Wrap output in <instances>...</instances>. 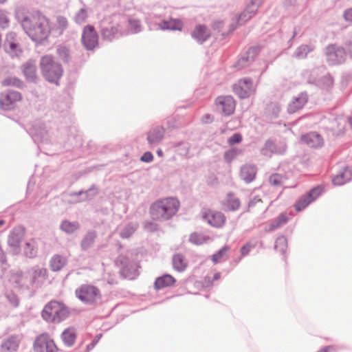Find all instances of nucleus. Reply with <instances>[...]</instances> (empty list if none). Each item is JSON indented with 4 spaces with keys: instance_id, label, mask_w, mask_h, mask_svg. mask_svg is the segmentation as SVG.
<instances>
[{
    "instance_id": "obj_1",
    "label": "nucleus",
    "mask_w": 352,
    "mask_h": 352,
    "mask_svg": "<svg viewBox=\"0 0 352 352\" xmlns=\"http://www.w3.org/2000/svg\"><path fill=\"white\" fill-rule=\"evenodd\" d=\"M23 28L34 41L42 42L47 38L51 32L48 19L38 12L29 14L21 21Z\"/></svg>"
},
{
    "instance_id": "obj_2",
    "label": "nucleus",
    "mask_w": 352,
    "mask_h": 352,
    "mask_svg": "<svg viewBox=\"0 0 352 352\" xmlns=\"http://www.w3.org/2000/svg\"><path fill=\"white\" fill-rule=\"evenodd\" d=\"M180 204L173 197H166L156 200L150 206L149 214L154 221H167L177 212Z\"/></svg>"
},
{
    "instance_id": "obj_3",
    "label": "nucleus",
    "mask_w": 352,
    "mask_h": 352,
    "mask_svg": "<svg viewBox=\"0 0 352 352\" xmlns=\"http://www.w3.org/2000/svg\"><path fill=\"white\" fill-rule=\"evenodd\" d=\"M40 67L44 78L48 82L58 85L63 72L61 65L55 62L51 56L47 55L41 58Z\"/></svg>"
},
{
    "instance_id": "obj_4",
    "label": "nucleus",
    "mask_w": 352,
    "mask_h": 352,
    "mask_svg": "<svg viewBox=\"0 0 352 352\" xmlns=\"http://www.w3.org/2000/svg\"><path fill=\"white\" fill-rule=\"evenodd\" d=\"M69 315L67 308L63 303L58 301H51L47 304L42 312L44 320L52 322H60Z\"/></svg>"
},
{
    "instance_id": "obj_5",
    "label": "nucleus",
    "mask_w": 352,
    "mask_h": 352,
    "mask_svg": "<svg viewBox=\"0 0 352 352\" xmlns=\"http://www.w3.org/2000/svg\"><path fill=\"white\" fill-rule=\"evenodd\" d=\"M76 295L82 302L94 304L101 298L100 289L92 285H82L76 290Z\"/></svg>"
},
{
    "instance_id": "obj_6",
    "label": "nucleus",
    "mask_w": 352,
    "mask_h": 352,
    "mask_svg": "<svg viewBox=\"0 0 352 352\" xmlns=\"http://www.w3.org/2000/svg\"><path fill=\"white\" fill-rule=\"evenodd\" d=\"M34 352H58L54 340L46 333L37 336L33 344Z\"/></svg>"
},
{
    "instance_id": "obj_7",
    "label": "nucleus",
    "mask_w": 352,
    "mask_h": 352,
    "mask_svg": "<svg viewBox=\"0 0 352 352\" xmlns=\"http://www.w3.org/2000/svg\"><path fill=\"white\" fill-rule=\"evenodd\" d=\"M117 265L120 267V274L123 277L133 279L137 276L139 266L127 257L119 256L117 260Z\"/></svg>"
},
{
    "instance_id": "obj_8",
    "label": "nucleus",
    "mask_w": 352,
    "mask_h": 352,
    "mask_svg": "<svg viewBox=\"0 0 352 352\" xmlns=\"http://www.w3.org/2000/svg\"><path fill=\"white\" fill-rule=\"evenodd\" d=\"M81 41L84 47L88 50H91L98 45V35L94 26L87 25L84 28Z\"/></svg>"
},
{
    "instance_id": "obj_9",
    "label": "nucleus",
    "mask_w": 352,
    "mask_h": 352,
    "mask_svg": "<svg viewBox=\"0 0 352 352\" xmlns=\"http://www.w3.org/2000/svg\"><path fill=\"white\" fill-rule=\"evenodd\" d=\"M201 214L203 218L213 227L221 228L226 223V217L220 212L204 208Z\"/></svg>"
},
{
    "instance_id": "obj_10",
    "label": "nucleus",
    "mask_w": 352,
    "mask_h": 352,
    "mask_svg": "<svg viewBox=\"0 0 352 352\" xmlns=\"http://www.w3.org/2000/svg\"><path fill=\"white\" fill-rule=\"evenodd\" d=\"M234 92L241 98H248L254 92L252 81L249 78L239 80L233 87Z\"/></svg>"
},
{
    "instance_id": "obj_11",
    "label": "nucleus",
    "mask_w": 352,
    "mask_h": 352,
    "mask_svg": "<svg viewBox=\"0 0 352 352\" xmlns=\"http://www.w3.org/2000/svg\"><path fill=\"white\" fill-rule=\"evenodd\" d=\"M22 100V95L16 91H10L0 94V107L3 109H10L17 102Z\"/></svg>"
},
{
    "instance_id": "obj_12",
    "label": "nucleus",
    "mask_w": 352,
    "mask_h": 352,
    "mask_svg": "<svg viewBox=\"0 0 352 352\" xmlns=\"http://www.w3.org/2000/svg\"><path fill=\"white\" fill-rule=\"evenodd\" d=\"M5 51L12 56H19L22 54V49L17 41L16 34L13 32L7 34L4 43Z\"/></svg>"
},
{
    "instance_id": "obj_13",
    "label": "nucleus",
    "mask_w": 352,
    "mask_h": 352,
    "mask_svg": "<svg viewBox=\"0 0 352 352\" xmlns=\"http://www.w3.org/2000/svg\"><path fill=\"white\" fill-rule=\"evenodd\" d=\"M216 104L226 116H230L234 111L235 101L232 96H219L216 100Z\"/></svg>"
},
{
    "instance_id": "obj_14",
    "label": "nucleus",
    "mask_w": 352,
    "mask_h": 352,
    "mask_svg": "<svg viewBox=\"0 0 352 352\" xmlns=\"http://www.w3.org/2000/svg\"><path fill=\"white\" fill-rule=\"evenodd\" d=\"M21 339L17 336H11L5 339L1 344V352H15L17 351Z\"/></svg>"
},
{
    "instance_id": "obj_15",
    "label": "nucleus",
    "mask_w": 352,
    "mask_h": 352,
    "mask_svg": "<svg viewBox=\"0 0 352 352\" xmlns=\"http://www.w3.org/2000/svg\"><path fill=\"white\" fill-rule=\"evenodd\" d=\"M240 206L239 199L231 193L228 194L222 201L223 209L225 211H235L239 208Z\"/></svg>"
},
{
    "instance_id": "obj_16",
    "label": "nucleus",
    "mask_w": 352,
    "mask_h": 352,
    "mask_svg": "<svg viewBox=\"0 0 352 352\" xmlns=\"http://www.w3.org/2000/svg\"><path fill=\"white\" fill-rule=\"evenodd\" d=\"M25 236V229L23 228H14L8 238V244L10 246L18 248Z\"/></svg>"
},
{
    "instance_id": "obj_17",
    "label": "nucleus",
    "mask_w": 352,
    "mask_h": 352,
    "mask_svg": "<svg viewBox=\"0 0 352 352\" xmlns=\"http://www.w3.org/2000/svg\"><path fill=\"white\" fill-rule=\"evenodd\" d=\"M307 102V96L305 94H300L298 96L294 98V100L289 104L287 111L290 113H294L297 111L301 109Z\"/></svg>"
},
{
    "instance_id": "obj_18",
    "label": "nucleus",
    "mask_w": 352,
    "mask_h": 352,
    "mask_svg": "<svg viewBox=\"0 0 352 352\" xmlns=\"http://www.w3.org/2000/svg\"><path fill=\"white\" fill-rule=\"evenodd\" d=\"M267 208L261 199L254 197L248 204V211L255 214H262Z\"/></svg>"
},
{
    "instance_id": "obj_19",
    "label": "nucleus",
    "mask_w": 352,
    "mask_h": 352,
    "mask_svg": "<svg viewBox=\"0 0 352 352\" xmlns=\"http://www.w3.org/2000/svg\"><path fill=\"white\" fill-rule=\"evenodd\" d=\"M175 283V278L169 274H165L156 278L154 287L156 289H161L166 287L172 286Z\"/></svg>"
},
{
    "instance_id": "obj_20",
    "label": "nucleus",
    "mask_w": 352,
    "mask_h": 352,
    "mask_svg": "<svg viewBox=\"0 0 352 352\" xmlns=\"http://www.w3.org/2000/svg\"><path fill=\"white\" fill-rule=\"evenodd\" d=\"M61 339L68 346L74 345L76 339V331L74 327H68L61 334Z\"/></svg>"
},
{
    "instance_id": "obj_21",
    "label": "nucleus",
    "mask_w": 352,
    "mask_h": 352,
    "mask_svg": "<svg viewBox=\"0 0 352 352\" xmlns=\"http://www.w3.org/2000/svg\"><path fill=\"white\" fill-rule=\"evenodd\" d=\"M210 34L208 30L201 25H197L193 31L192 36L197 41L203 43L210 36Z\"/></svg>"
},
{
    "instance_id": "obj_22",
    "label": "nucleus",
    "mask_w": 352,
    "mask_h": 352,
    "mask_svg": "<svg viewBox=\"0 0 352 352\" xmlns=\"http://www.w3.org/2000/svg\"><path fill=\"white\" fill-rule=\"evenodd\" d=\"M256 168L252 165H245L241 168V176L246 182H252L256 177Z\"/></svg>"
},
{
    "instance_id": "obj_23",
    "label": "nucleus",
    "mask_w": 352,
    "mask_h": 352,
    "mask_svg": "<svg viewBox=\"0 0 352 352\" xmlns=\"http://www.w3.org/2000/svg\"><path fill=\"white\" fill-rule=\"evenodd\" d=\"M301 140L303 142L311 147H316L322 144L321 136L316 133H309L302 135Z\"/></svg>"
},
{
    "instance_id": "obj_24",
    "label": "nucleus",
    "mask_w": 352,
    "mask_h": 352,
    "mask_svg": "<svg viewBox=\"0 0 352 352\" xmlns=\"http://www.w3.org/2000/svg\"><path fill=\"white\" fill-rule=\"evenodd\" d=\"M162 30H181L183 24L180 20L170 19L168 21H163L159 24Z\"/></svg>"
},
{
    "instance_id": "obj_25",
    "label": "nucleus",
    "mask_w": 352,
    "mask_h": 352,
    "mask_svg": "<svg viewBox=\"0 0 352 352\" xmlns=\"http://www.w3.org/2000/svg\"><path fill=\"white\" fill-rule=\"evenodd\" d=\"M163 135L164 129L162 128H155L150 131L147 139L150 144H157L162 140Z\"/></svg>"
},
{
    "instance_id": "obj_26",
    "label": "nucleus",
    "mask_w": 352,
    "mask_h": 352,
    "mask_svg": "<svg viewBox=\"0 0 352 352\" xmlns=\"http://www.w3.org/2000/svg\"><path fill=\"white\" fill-rule=\"evenodd\" d=\"M173 265L175 270L178 272L184 271L187 267V262L181 254H176L173 258Z\"/></svg>"
},
{
    "instance_id": "obj_27",
    "label": "nucleus",
    "mask_w": 352,
    "mask_h": 352,
    "mask_svg": "<svg viewBox=\"0 0 352 352\" xmlns=\"http://www.w3.org/2000/svg\"><path fill=\"white\" fill-rule=\"evenodd\" d=\"M66 263V261L59 255H55L50 261V267L53 271L60 270Z\"/></svg>"
},
{
    "instance_id": "obj_28",
    "label": "nucleus",
    "mask_w": 352,
    "mask_h": 352,
    "mask_svg": "<svg viewBox=\"0 0 352 352\" xmlns=\"http://www.w3.org/2000/svg\"><path fill=\"white\" fill-rule=\"evenodd\" d=\"M23 73L27 79L34 80L36 77V66L32 63H27L23 67Z\"/></svg>"
},
{
    "instance_id": "obj_29",
    "label": "nucleus",
    "mask_w": 352,
    "mask_h": 352,
    "mask_svg": "<svg viewBox=\"0 0 352 352\" xmlns=\"http://www.w3.org/2000/svg\"><path fill=\"white\" fill-rule=\"evenodd\" d=\"M313 201V199H310L307 195L300 198L296 203L294 207L296 211L300 212L305 208L310 203Z\"/></svg>"
},
{
    "instance_id": "obj_30",
    "label": "nucleus",
    "mask_w": 352,
    "mask_h": 352,
    "mask_svg": "<svg viewBox=\"0 0 352 352\" xmlns=\"http://www.w3.org/2000/svg\"><path fill=\"white\" fill-rule=\"evenodd\" d=\"M261 3L262 0H251L245 10L248 13L254 16L257 12Z\"/></svg>"
},
{
    "instance_id": "obj_31",
    "label": "nucleus",
    "mask_w": 352,
    "mask_h": 352,
    "mask_svg": "<svg viewBox=\"0 0 352 352\" xmlns=\"http://www.w3.org/2000/svg\"><path fill=\"white\" fill-rule=\"evenodd\" d=\"M230 250L229 246L225 245L218 252L212 256V261L214 263H217L221 261V260L226 256L227 253Z\"/></svg>"
},
{
    "instance_id": "obj_32",
    "label": "nucleus",
    "mask_w": 352,
    "mask_h": 352,
    "mask_svg": "<svg viewBox=\"0 0 352 352\" xmlns=\"http://www.w3.org/2000/svg\"><path fill=\"white\" fill-rule=\"evenodd\" d=\"M25 254L30 258H32L36 254V243L34 240L25 243V248L24 250Z\"/></svg>"
},
{
    "instance_id": "obj_33",
    "label": "nucleus",
    "mask_w": 352,
    "mask_h": 352,
    "mask_svg": "<svg viewBox=\"0 0 352 352\" xmlns=\"http://www.w3.org/2000/svg\"><path fill=\"white\" fill-rule=\"evenodd\" d=\"M287 247V241L285 237L280 236L278 237L275 243V249L280 252L285 253Z\"/></svg>"
},
{
    "instance_id": "obj_34",
    "label": "nucleus",
    "mask_w": 352,
    "mask_h": 352,
    "mask_svg": "<svg viewBox=\"0 0 352 352\" xmlns=\"http://www.w3.org/2000/svg\"><path fill=\"white\" fill-rule=\"evenodd\" d=\"M285 177L278 173L272 174L269 178V182L274 186H280L283 184Z\"/></svg>"
},
{
    "instance_id": "obj_35",
    "label": "nucleus",
    "mask_w": 352,
    "mask_h": 352,
    "mask_svg": "<svg viewBox=\"0 0 352 352\" xmlns=\"http://www.w3.org/2000/svg\"><path fill=\"white\" fill-rule=\"evenodd\" d=\"M95 238L96 234L94 233H88L82 241V248L83 250H87L89 248L93 245Z\"/></svg>"
},
{
    "instance_id": "obj_36",
    "label": "nucleus",
    "mask_w": 352,
    "mask_h": 352,
    "mask_svg": "<svg viewBox=\"0 0 352 352\" xmlns=\"http://www.w3.org/2000/svg\"><path fill=\"white\" fill-rule=\"evenodd\" d=\"M241 151L236 148H232L225 152L223 155L224 160L227 162H231L239 153Z\"/></svg>"
},
{
    "instance_id": "obj_37",
    "label": "nucleus",
    "mask_w": 352,
    "mask_h": 352,
    "mask_svg": "<svg viewBox=\"0 0 352 352\" xmlns=\"http://www.w3.org/2000/svg\"><path fill=\"white\" fill-rule=\"evenodd\" d=\"M2 85L3 86H15L20 87L22 86V82L16 78L8 77L2 82Z\"/></svg>"
},
{
    "instance_id": "obj_38",
    "label": "nucleus",
    "mask_w": 352,
    "mask_h": 352,
    "mask_svg": "<svg viewBox=\"0 0 352 352\" xmlns=\"http://www.w3.org/2000/svg\"><path fill=\"white\" fill-rule=\"evenodd\" d=\"M190 241L195 245H201L206 241V239L201 234L193 233L190 236Z\"/></svg>"
},
{
    "instance_id": "obj_39",
    "label": "nucleus",
    "mask_w": 352,
    "mask_h": 352,
    "mask_svg": "<svg viewBox=\"0 0 352 352\" xmlns=\"http://www.w3.org/2000/svg\"><path fill=\"white\" fill-rule=\"evenodd\" d=\"M61 229L66 232L71 233L77 229V225L74 223L65 221L61 224Z\"/></svg>"
},
{
    "instance_id": "obj_40",
    "label": "nucleus",
    "mask_w": 352,
    "mask_h": 352,
    "mask_svg": "<svg viewBox=\"0 0 352 352\" xmlns=\"http://www.w3.org/2000/svg\"><path fill=\"white\" fill-rule=\"evenodd\" d=\"M87 13L85 9H81L76 16V21L78 23H83L87 19Z\"/></svg>"
},
{
    "instance_id": "obj_41",
    "label": "nucleus",
    "mask_w": 352,
    "mask_h": 352,
    "mask_svg": "<svg viewBox=\"0 0 352 352\" xmlns=\"http://www.w3.org/2000/svg\"><path fill=\"white\" fill-rule=\"evenodd\" d=\"M58 54L65 61H67L69 57V50L67 47L60 46L57 50Z\"/></svg>"
},
{
    "instance_id": "obj_42",
    "label": "nucleus",
    "mask_w": 352,
    "mask_h": 352,
    "mask_svg": "<svg viewBox=\"0 0 352 352\" xmlns=\"http://www.w3.org/2000/svg\"><path fill=\"white\" fill-rule=\"evenodd\" d=\"M322 188L320 186H317L310 190L307 195L313 201L322 193Z\"/></svg>"
},
{
    "instance_id": "obj_43",
    "label": "nucleus",
    "mask_w": 352,
    "mask_h": 352,
    "mask_svg": "<svg viewBox=\"0 0 352 352\" xmlns=\"http://www.w3.org/2000/svg\"><path fill=\"white\" fill-rule=\"evenodd\" d=\"M242 140V135L240 133H234L228 140V143L230 146H232L240 143Z\"/></svg>"
},
{
    "instance_id": "obj_44",
    "label": "nucleus",
    "mask_w": 352,
    "mask_h": 352,
    "mask_svg": "<svg viewBox=\"0 0 352 352\" xmlns=\"http://www.w3.org/2000/svg\"><path fill=\"white\" fill-rule=\"evenodd\" d=\"M129 28L133 32H138L140 30V22L137 19H130Z\"/></svg>"
},
{
    "instance_id": "obj_45",
    "label": "nucleus",
    "mask_w": 352,
    "mask_h": 352,
    "mask_svg": "<svg viewBox=\"0 0 352 352\" xmlns=\"http://www.w3.org/2000/svg\"><path fill=\"white\" fill-rule=\"evenodd\" d=\"M253 16H252L250 14L248 13L246 10H245L243 12L241 13V14L239 16L238 18V23L239 24H243L248 21H249L250 19H252Z\"/></svg>"
},
{
    "instance_id": "obj_46",
    "label": "nucleus",
    "mask_w": 352,
    "mask_h": 352,
    "mask_svg": "<svg viewBox=\"0 0 352 352\" xmlns=\"http://www.w3.org/2000/svg\"><path fill=\"white\" fill-rule=\"evenodd\" d=\"M67 25L68 22L66 18L63 16H58L57 18V25L61 32L67 28Z\"/></svg>"
},
{
    "instance_id": "obj_47",
    "label": "nucleus",
    "mask_w": 352,
    "mask_h": 352,
    "mask_svg": "<svg viewBox=\"0 0 352 352\" xmlns=\"http://www.w3.org/2000/svg\"><path fill=\"white\" fill-rule=\"evenodd\" d=\"M345 182H346V180H344V179L343 174H339V175H336L335 177H333V184L338 185V186L344 184L345 183Z\"/></svg>"
},
{
    "instance_id": "obj_48",
    "label": "nucleus",
    "mask_w": 352,
    "mask_h": 352,
    "mask_svg": "<svg viewBox=\"0 0 352 352\" xmlns=\"http://www.w3.org/2000/svg\"><path fill=\"white\" fill-rule=\"evenodd\" d=\"M287 221V216L284 214H281L276 220V224L273 226L274 228H278L283 223H285Z\"/></svg>"
},
{
    "instance_id": "obj_49",
    "label": "nucleus",
    "mask_w": 352,
    "mask_h": 352,
    "mask_svg": "<svg viewBox=\"0 0 352 352\" xmlns=\"http://www.w3.org/2000/svg\"><path fill=\"white\" fill-rule=\"evenodd\" d=\"M153 160V155L151 152H146L141 157V160L144 162H151Z\"/></svg>"
},
{
    "instance_id": "obj_50",
    "label": "nucleus",
    "mask_w": 352,
    "mask_h": 352,
    "mask_svg": "<svg viewBox=\"0 0 352 352\" xmlns=\"http://www.w3.org/2000/svg\"><path fill=\"white\" fill-rule=\"evenodd\" d=\"M344 18L346 21L352 22V8L344 11Z\"/></svg>"
},
{
    "instance_id": "obj_51",
    "label": "nucleus",
    "mask_w": 352,
    "mask_h": 352,
    "mask_svg": "<svg viewBox=\"0 0 352 352\" xmlns=\"http://www.w3.org/2000/svg\"><path fill=\"white\" fill-rule=\"evenodd\" d=\"M252 246L250 244H246L243 245L241 249V252L243 256H245L249 253L251 250Z\"/></svg>"
},
{
    "instance_id": "obj_52",
    "label": "nucleus",
    "mask_w": 352,
    "mask_h": 352,
    "mask_svg": "<svg viewBox=\"0 0 352 352\" xmlns=\"http://www.w3.org/2000/svg\"><path fill=\"white\" fill-rule=\"evenodd\" d=\"M212 117L209 114H206L203 117V121L205 123L210 122L212 120Z\"/></svg>"
},
{
    "instance_id": "obj_53",
    "label": "nucleus",
    "mask_w": 352,
    "mask_h": 352,
    "mask_svg": "<svg viewBox=\"0 0 352 352\" xmlns=\"http://www.w3.org/2000/svg\"><path fill=\"white\" fill-rule=\"evenodd\" d=\"M334 351V349L333 346H326L324 348H323L322 349H321L320 351L318 352H329V351Z\"/></svg>"
},
{
    "instance_id": "obj_54",
    "label": "nucleus",
    "mask_w": 352,
    "mask_h": 352,
    "mask_svg": "<svg viewBox=\"0 0 352 352\" xmlns=\"http://www.w3.org/2000/svg\"><path fill=\"white\" fill-rule=\"evenodd\" d=\"M4 23L7 24L8 23V20L4 16H0V25L3 26Z\"/></svg>"
},
{
    "instance_id": "obj_55",
    "label": "nucleus",
    "mask_w": 352,
    "mask_h": 352,
    "mask_svg": "<svg viewBox=\"0 0 352 352\" xmlns=\"http://www.w3.org/2000/svg\"><path fill=\"white\" fill-rule=\"evenodd\" d=\"M298 50L305 54H307V52L309 51L307 46H301L300 47H299Z\"/></svg>"
},
{
    "instance_id": "obj_56",
    "label": "nucleus",
    "mask_w": 352,
    "mask_h": 352,
    "mask_svg": "<svg viewBox=\"0 0 352 352\" xmlns=\"http://www.w3.org/2000/svg\"><path fill=\"white\" fill-rule=\"evenodd\" d=\"M11 302L13 305V306L16 307L19 305V300L17 299L16 297L14 296Z\"/></svg>"
},
{
    "instance_id": "obj_57",
    "label": "nucleus",
    "mask_w": 352,
    "mask_h": 352,
    "mask_svg": "<svg viewBox=\"0 0 352 352\" xmlns=\"http://www.w3.org/2000/svg\"><path fill=\"white\" fill-rule=\"evenodd\" d=\"M344 54V52L342 49H339L336 51V55L337 56L338 54L340 55V56L342 57V55Z\"/></svg>"
},
{
    "instance_id": "obj_58",
    "label": "nucleus",
    "mask_w": 352,
    "mask_h": 352,
    "mask_svg": "<svg viewBox=\"0 0 352 352\" xmlns=\"http://www.w3.org/2000/svg\"><path fill=\"white\" fill-rule=\"evenodd\" d=\"M327 50L329 51V56H331V50H334V46L333 45H331V46H329L327 47ZM330 58L331 60H333V58H331V57H330Z\"/></svg>"
},
{
    "instance_id": "obj_59",
    "label": "nucleus",
    "mask_w": 352,
    "mask_h": 352,
    "mask_svg": "<svg viewBox=\"0 0 352 352\" xmlns=\"http://www.w3.org/2000/svg\"><path fill=\"white\" fill-rule=\"evenodd\" d=\"M221 278V274L219 272L215 273L214 274L213 279L214 280H219Z\"/></svg>"
},
{
    "instance_id": "obj_60",
    "label": "nucleus",
    "mask_w": 352,
    "mask_h": 352,
    "mask_svg": "<svg viewBox=\"0 0 352 352\" xmlns=\"http://www.w3.org/2000/svg\"><path fill=\"white\" fill-rule=\"evenodd\" d=\"M258 51V49L257 47H252L249 50L248 53H251V52L254 53V52H257Z\"/></svg>"
},
{
    "instance_id": "obj_61",
    "label": "nucleus",
    "mask_w": 352,
    "mask_h": 352,
    "mask_svg": "<svg viewBox=\"0 0 352 352\" xmlns=\"http://www.w3.org/2000/svg\"><path fill=\"white\" fill-rule=\"evenodd\" d=\"M157 154L159 157H162L163 156V151H162V149H158L157 151Z\"/></svg>"
},
{
    "instance_id": "obj_62",
    "label": "nucleus",
    "mask_w": 352,
    "mask_h": 352,
    "mask_svg": "<svg viewBox=\"0 0 352 352\" xmlns=\"http://www.w3.org/2000/svg\"><path fill=\"white\" fill-rule=\"evenodd\" d=\"M348 121L350 124V125L352 126V117H350L349 119H348Z\"/></svg>"
},
{
    "instance_id": "obj_63",
    "label": "nucleus",
    "mask_w": 352,
    "mask_h": 352,
    "mask_svg": "<svg viewBox=\"0 0 352 352\" xmlns=\"http://www.w3.org/2000/svg\"><path fill=\"white\" fill-rule=\"evenodd\" d=\"M5 223V221L3 220L0 221V227L3 226Z\"/></svg>"
},
{
    "instance_id": "obj_64",
    "label": "nucleus",
    "mask_w": 352,
    "mask_h": 352,
    "mask_svg": "<svg viewBox=\"0 0 352 352\" xmlns=\"http://www.w3.org/2000/svg\"><path fill=\"white\" fill-rule=\"evenodd\" d=\"M121 235H122V237H127V236H129V235H126V234H124V232H122V233L121 234Z\"/></svg>"
}]
</instances>
